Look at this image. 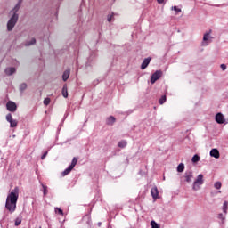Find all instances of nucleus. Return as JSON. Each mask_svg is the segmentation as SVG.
Listing matches in <instances>:
<instances>
[{
	"label": "nucleus",
	"mask_w": 228,
	"mask_h": 228,
	"mask_svg": "<svg viewBox=\"0 0 228 228\" xmlns=\"http://www.w3.org/2000/svg\"><path fill=\"white\" fill-rule=\"evenodd\" d=\"M50 102H51V99L50 98H45L44 100L45 106H49Z\"/></svg>",
	"instance_id": "2f4dec72"
},
{
	"label": "nucleus",
	"mask_w": 228,
	"mask_h": 228,
	"mask_svg": "<svg viewBox=\"0 0 228 228\" xmlns=\"http://www.w3.org/2000/svg\"><path fill=\"white\" fill-rule=\"evenodd\" d=\"M41 186L43 188V195H44V197H45V195H47L49 193V190H47V186L45 185L44 183H42Z\"/></svg>",
	"instance_id": "412c9836"
},
{
	"label": "nucleus",
	"mask_w": 228,
	"mask_h": 228,
	"mask_svg": "<svg viewBox=\"0 0 228 228\" xmlns=\"http://www.w3.org/2000/svg\"><path fill=\"white\" fill-rule=\"evenodd\" d=\"M21 4H22V0H19L15 7L11 11V13H12V15H15V13H17V12L20 10Z\"/></svg>",
	"instance_id": "ddd939ff"
},
{
	"label": "nucleus",
	"mask_w": 228,
	"mask_h": 228,
	"mask_svg": "<svg viewBox=\"0 0 228 228\" xmlns=\"http://www.w3.org/2000/svg\"><path fill=\"white\" fill-rule=\"evenodd\" d=\"M216 122H217V124H224L225 122V118L223 113L219 112L216 115Z\"/></svg>",
	"instance_id": "9d476101"
},
{
	"label": "nucleus",
	"mask_w": 228,
	"mask_h": 228,
	"mask_svg": "<svg viewBox=\"0 0 228 228\" xmlns=\"http://www.w3.org/2000/svg\"><path fill=\"white\" fill-rule=\"evenodd\" d=\"M210 156L212 158H216V159H218V158H220V151H218L217 149H212L210 151Z\"/></svg>",
	"instance_id": "2eb2a0df"
},
{
	"label": "nucleus",
	"mask_w": 228,
	"mask_h": 228,
	"mask_svg": "<svg viewBox=\"0 0 228 228\" xmlns=\"http://www.w3.org/2000/svg\"><path fill=\"white\" fill-rule=\"evenodd\" d=\"M115 122H117V119L113 116H110L109 118H106L107 126H113Z\"/></svg>",
	"instance_id": "dca6fc26"
},
{
	"label": "nucleus",
	"mask_w": 228,
	"mask_h": 228,
	"mask_svg": "<svg viewBox=\"0 0 228 228\" xmlns=\"http://www.w3.org/2000/svg\"><path fill=\"white\" fill-rule=\"evenodd\" d=\"M151 197L154 200H157L159 197V191H158V187H153L151 190Z\"/></svg>",
	"instance_id": "9b49d317"
},
{
	"label": "nucleus",
	"mask_w": 228,
	"mask_h": 228,
	"mask_svg": "<svg viewBox=\"0 0 228 228\" xmlns=\"http://www.w3.org/2000/svg\"><path fill=\"white\" fill-rule=\"evenodd\" d=\"M19 21V14L14 13L12 15L10 20L7 22V31H13V28H15V25Z\"/></svg>",
	"instance_id": "f03ea898"
},
{
	"label": "nucleus",
	"mask_w": 228,
	"mask_h": 228,
	"mask_svg": "<svg viewBox=\"0 0 228 228\" xmlns=\"http://www.w3.org/2000/svg\"><path fill=\"white\" fill-rule=\"evenodd\" d=\"M221 69H222V70H226L227 66L225 64H221Z\"/></svg>",
	"instance_id": "72a5a7b5"
},
{
	"label": "nucleus",
	"mask_w": 228,
	"mask_h": 228,
	"mask_svg": "<svg viewBox=\"0 0 228 228\" xmlns=\"http://www.w3.org/2000/svg\"><path fill=\"white\" fill-rule=\"evenodd\" d=\"M5 120L10 124V127H17L19 122L17 119H13L12 113H8L5 117Z\"/></svg>",
	"instance_id": "423d86ee"
},
{
	"label": "nucleus",
	"mask_w": 228,
	"mask_h": 228,
	"mask_svg": "<svg viewBox=\"0 0 228 228\" xmlns=\"http://www.w3.org/2000/svg\"><path fill=\"white\" fill-rule=\"evenodd\" d=\"M62 96L67 99V97H69V91H68V88H67V86H63L62 87Z\"/></svg>",
	"instance_id": "6ab92c4d"
},
{
	"label": "nucleus",
	"mask_w": 228,
	"mask_h": 228,
	"mask_svg": "<svg viewBox=\"0 0 228 228\" xmlns=\"http://www.w3.org/2000/svg\"><path fill=\"white\" fill-rule=\"evenodd\" d=\"M76 165H77V158L74 157L71 164L62 172L63 177H65V175H69V174L74 170V167H76Z\"/></svg>",
	"instance_id": "20e7f679"
},
{
	"label": "nucleus",
	"mask_w": 228,
	"mask_h": 228,
	"mask_svg": "<svg viewBox=\"0 0 228 228\" xmlns=\"http://www.w3.org/2000/svg\"><path fill=\"white\" fill-rule=\"evenodd\" d=\"M98 225H99V227H101V225H102V223H98Z\"/></svg>",
	"instance_id": "4c0bfd02"
},
{
	"label": "nucleus",
	"mask_w": 228,
	"mask_h": 228,
	"mask_svg": "<svg viewBox=\"0 0 228 228\" xmlns=\"http://www.w3.org/2000/svg\"><path fill=\"white\" fill-rule=\"evenodd\" d=\"M165 102H167V95H162L159 100V104H165Z\"/></svg>",
	"instance_id": "5701e85b"
},
{
	"label": "nucleus",
	"mask_w": 228,
	"mask_h": 228,
	"mask_svg": "<svg viewBox=\"0 0 228 228\" xmlns=\"http://www.w3.org/2000/svg\"><path fill=\"white\" fill-rule=\"evenodd\" d=\"M211 42H213V37H211V30H209L208 32H206L204 34L201 45L206 47V45H209V44H211Z\"/></svg>",
	"instance_id": "39448f33"
},
{
	"label": "nucleus",
	"mask_w": 228,
	"mask_h": 228,
	"mask_svg": "<svg viewBox=\"0 0 228 228\" xmlns=\"http://www.w3.org/2000/svg\"><path fill=\"white\" fill-rule=\"evenodd\" d=\"M37 44V39L32 38L30 41L25 42V46L29 47V45H35Z\"/></svg>",
	"instance_id": "a211bd4d"
},
{
	"label": "nucleus",
	"mask_w": 228,
	"mask_h": 228,
	"mask_svg": "<svg viewBox=\"0 0 228 228\" xmlns=\"http://www.w3.org/2000/svg\"><path fill=\"white\" fill-rule=\"evenodd\" d=\"M20 224H22V218L17 217L15 219V223H14L15 227H19V225H20Z\"/></svg>",
	"instance_id": "4be33fe9"
},
{
	"label": "nucleus",
	"mask_w": 228,
	"mask_h": 228,
	"mask_svg": "<svg viewBox=\"0 0 228 228\" xmlns=\"http://www.w3.org/2000/svg\"><path fill=\"white\" fill-rule=\"evenodd\" d=\"M157 3H159V4H163L165 3V0H157Z\"/></svg>",
	"instance_id": "c9c22d12"
},
{
	"label": "nucleus",
	"mask_w": 228,
	"mask_h": 228,
	"mask_svg": "<svg viewBox=\"0 0 228 228\" xmlns=\"http://www.w3.org/2000/svg\"><path fill=\"white\" fill-rule=\"evenodd\" d=\"M149 63H151V58L150 57L143 60L142 63L141 64V69L145 70V68L149 67Z\"/></svg>",
	"instance_id": "4468645a"
},
{
	"label": "nucleus",
	"mask_w": 228,
	"mask_h": 228,
	"mask_svg": "<svg viewBox=\"0 0 228 228\" xmlns=\"http://www.w3.org/2000/svg\"><path fill=\"white\" fill-rule=\"evenodd\" d=\"M183 177L185 183H191V181H193V172L191 170H187Z\"/></svg>",
	"instance_id": "1a4fd4ad"
},
{
	"label": "nucleus",
	"mask_w": 228,
	"mask_h": 228,
	"mask_svg": "<svg viewBox=\"0 0 228 228\" xmlns=\"http://www.w3.org/2000/svg\"><path fill=\"white\" fill-rule=\"evenodd\" d=\"M177 172H184V164L180 163V164L177 166Z\"/></svg>",
	"instance_id": "a878e982"
},
{
	"label": "nucleus",
	"mask_w": 228,
	"mask_h": 228,
	"mask_svg": "<svg viewBox=\"0 0 228 228\" xmlns=\"http://www.w3.org/2000/svg\"><path fill=\"white\" fill-rule=\"evenodd\" d=\"M118 147H119L120 149H124L126 147H127V142L126 141H121L118 143Z\"/></svg>",
	"instance_id": "aec40b11"
},
{
	"label": "nucleus",
	"mask_w": 228,
	"mask_h": 228,
	"mask_svg": "<svg viewBox=\"0 0 228 228\" xmlns=\"http://www.w3.org/2000/svg\"><path fill=\"white\" fill-rule=\"evenodd\" d=\"M46 157H47V151L45 152V153L41 156V159H45Z\"/></svg>",
	"instance_id": "f704fd0d"
},
{
	"label": "nucleus",
	"mask_w": 228,
	"mask_h": 228,
	"mask_svg": "<svg viewBox=\"0 0 228 228\" xmlns=\"http://www.w3.org/2000/svg\"><path fill=\"white\" fill-rule=\"evenodd\" d=\"M151 228H160L159 224H158V223H156V221H151Z\"/></svg>",
	"instance_id": "c756f323"
},
{
	"label": "nucleus",
	"mask_w": 228,
	"mask_h": 228,
	"mask_svg": "<svg viewBox=\"0 0 228 228\" xmlns=\"http://www.w3.org/2000/svg\"><path fill=\"white\" fill-rule=\"evenodd\" d=\"M222 216H224L223 214H219V218H222Z\"/></svg>",
	"instance_id": "e433bc0d"
},
{
	"label": "nucleus",
	"mask_w": 228,
	"mask_h": 228,
	"mask_svg": "<svg viewBox=\"0 0 228 228\" xmlns=\"http://www.w3.org/2000/svg\"><path fill=\"white\" fill-rule=\"evenodd\" d=\"M227 206H228L227 201H224V205H223V211H224V213H227Z\"/></svg>",
	"instance_id": "7c9ffc66"
},
{
	"label": "nucleus",
	"mask_w": 228,
	"mask_h": 228,
	"mask_svg": "<svg viewBox=\"0 0 228 228\" xmlns=\"http://www.w3.org/2000/svg\"><path fill=\"white\" fill-rule=\"evenodd\" d=\"M214 188H216V190H220V188H222V182H216Z\"/></svg>",
	"instance_id": "cd10ccee"
},
{
	"label": "nucleus",
	"mask_w": 228,
	"mask_h": 228,
	"mask_svg": "<svg viewBox=\"0 0 228 228\" xmlns=\"http://www.w3.org/2000/svg\"><path fill=\"white\" fill-rule=\"evenodd\" d=\"M54 211L57 215H61V216H63V210L61 208H59L58 207H56L54 208Z\"/></svg>",
	"instance_id": "bb28decb"
},
{
	"label": "nucleus",
	"mask_w": 228,
	"mask_h": 228,
	"mask_svg": "<svg viewBox=\"0 0 228 228\" xmlns=\"http://www.w3.org/2000/svg\"><path fill=\"white\" fill-rule=\"evenodd\" d=\"M6 110L11 113H15V111H17V103H15V102L9 101L6 103Z\"/></svg>",
	"instance_id": "0eeeda50"
},
{
	"label": "nucleus",
	"mask_w": 228,
	"mask_h": 228,
	"mask_svg": "<svg viewBox=\"0 0 228 228\" xmlns=\"http://www.w3.org/2000/svg\"><path fill=\"white\" fill-rule=\"evenodd\" d=\"M6 76H13L17 72V69L13 67H9L4 69Z\"/></svg>",
	"instance_id": "f8f14e48"
},
{
	"label": "nucleus",
	"mask_w": 228,
	"mask_h": 228,
	"mask_svg": "<svg viewBox=\"0 0 228 228\" xmlns=\"http://www.w3.org/2000/svg\"><path fill=\"white\" fill-rule=\"evenodd\" d=\"M26 88H28V85L26 83H22L20 86V92L22 94V92H24V90H26Z\"/></svg>",
	"instance_id": "b1692460"
},
{
	"label": "nucleus",
	"mask_w": 228,
	"mask_h": 228,
	"mask_svg": "<svg viewBox=\"0 0 228 228\" xmlns=\"http://www.w3.org/2000/svg\"><path fill=\"white\" fill-rule=\"evenodd\" d=\"M19 200V187H15L8 195L5 201V209L12 215L17 209V201Z\"/></svg>",
	"instance_id": "f257e3e1"
},
{
	"label": "nucleus",
	"mask_w": 228,
	"mask_h": 228,
	"mask_svg": "<svg viewBox=\"0 0 228 228\" xmlns=\"http://www.w3.org/2000/svg\"><path fill=\"white\" fill-rule=\"evenodd\" d=\"M163 76V72L160 70H157L155 73H153L151 77V85H154Z\"/></svg>",
	"instance_id": "6e6552de"
},
{
	"label": "nucleus",
	"mask_w": 228,
	"mask_h": 228,
	"mask_svg": "<svg viewBox=\"0 0 228 228\" xmlns=\"http://www.w3.org/2000/svg\"><path fill=\"white\" fill-rule=\"evenodd\" d=\"M192 163H198V161H200V157L199 155H194L191 159Z\"/></svg>",
	"instance_id": "393cba45"
},
{
	"label": "nucleus",
	"mask_w": 228,
	"mask_h": 228,
	"mask_svg": "<svg viewBox=\"0 0 228 228\" xmlns=\"http://www.w3.org/2000/svg\"><path fill=\"white\" fill-rule=\"evenodd\" d=\"M107 20L108 22H111L113 20V14L108 15Z\"/></svg>",
	"instance_id": "473e14b6"
},
{
	"label": "nucleus",
	"mask_w": 228,
	"mask_h": 228,
	"mask_svg": "<svg viewBox=\"0 0 228 228\" xmlns=\"http://www.w3.org/2000/svg\"><path fill=\"white\" fill-rule=\"evenodd\" d=\"M70 77V69H66L62 74V81H67Z\"/></svg>",
	"instance_id": "f3484780"
},
{
	"label": "nucleus",
	"mask_w": 228,
	"mask_h": 228,
	"mask_svg": "<svg viewBox=\"0 0 228 228\" xmlns=\"http://www.w3.org/2000/svg\"><path fill=\"white\" fill-rule=\"evenodd\" d=\"M171 10H173L174 12L177 13H181V8H178L177 6H172Z\"/></svg>",
	"instance_id": "c85d7f7f"
},
{
	"label": "nucleus",
	"mask_w": 228,
	"mask_h": 228,
	"mask_svg": "<svg viewBox=\"0 0 228 228\" xmlns=\"http://www.w3.org/2000/svg\"><path fill=\"white\" fill-rule=\"evenodd\" d=\"M204 184V175L202 174H200L196 180L193 182L192 184V190H194V191H199V190H200V186H202Z\"/></svg>",
	"instance_id": "7ed1b4c3"
}]
</instances>
